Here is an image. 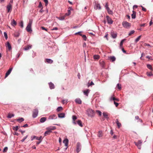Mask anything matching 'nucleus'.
Wrapping results in <instances>:
<instances>
[{"label":"nucleus","instance_id":"obj_53","mask_svg":"<svg viewBox=\"0 0 153 153\" xmlns=\"http://www.w3.org/2000/svg\"><path fill=\"white\" fill-rule=\"evenodd\" d=\"M28 137V135H27V136H26L25 137H24L21 140V141L22 142H24L25 140Z\"/></svg>","mask_w":153,"mask_h":153},{"label":"nucleus","instance_id":"obj_23","mask_svg":"<svg viewBox=\"0 0 153 153\" xmlns=\"http://www.w3.org/2000/svg\"><path fill=\"white\" fill-rule=\"evenodd\" d=\"M6 47L8 48L9 50H10L12 49V47L11 45L9 42H7V44L6 45Z\"/></svg>","mask_w":153,"mask_h":153},{"label":"nucleus","instance_id":"obj_6","mask_svg":"<svg viewBox=\"0 0 153 153\" xmlns=\"http://www.w3.org/2000/svg\"><path fill=\"white\" fill-rule=\"evenodd\" d=\"M81 146L80 143L79 142H78L76 145V152L78 153L81 150Z\"/></svg>","mask_w":153,"mask_h":153},{"label":"nucleus","instance_id":"obj_30","mask_svg":"<svg viewBox=\"0 0 153 153\" xmlns=\"http://www.w3.org/2000/svg\"><path fill=\"white\" fill-rule=\"evenodd\" d=\"M103 116L106 119H108V115L107 114V113L106 112H104L102 113Z\"/></svg>","mask_w":153,"mask_h":153},{"label":"nucleus","instance_id":"obj_41","mask_svg":"<svg viewBox=\"0 0 153 153\" xmlns=\"http://www.w3.org/2000/svg\"><path fill=\"white\" fill-rule=\"evenodd\" d=\"M147 68H149V69L151 70H152V66L151 65H150V64H147Z\"/></svg>","mask_w":153,"mask_h":153},{"label":"nucleus","instance_id":"obj_57","mask_svg":"<svg viewBox=\"0 0 153 153\" xmlns=\"http://www.w3.org/2000/svg\"><path fill=\"white\" fill-rule=\"evenodd\" d=\"M105 7L106 9H107L109 8L108 7V3H106Z\"/></svg>","mask_w":153,"mask_h":153},{"label":"nucleus","instance_id":"obj_45","mask_svg":"<svg viewBox=\"0 0 153 153\" xmlns=\"http://www.w3.org/2000/svg\"><path fill=\"white\" fill-rule=\"evenodd\" d=\"M4 36L6 39H7L8 38L6 32H4Z\"/></svg>","mask_w":153,"mask_h":153},{"label":"nucleus","instance_id":"obj_35","mask_svg":"<svg viewBox=\"0 0 153 153\" xmlns=\"http://www.w3.org/2000/svg\"><path fill=\"white\" fill-rule=\"evenodd\" d=\"M24 119L22 117L21 118H19L16 120L19 122L20 123L24 121Z\"/></svg>","mask_w":153,"mask_h":153},{"label":"nucleus","instance_id":"obj_47","mask_svg":"<svg viewBox=\"0 0 153 153\" xmlns=\"http://www.w3.org/2000/svg\"><path fill=\"white\" fill-rule=\"evenodd\" d=\"M19 129V127L18 126H16L15 127H13V129L14 130H15L16 131H17Z\"/></svg>","mask_w":153,"mask_h":153},{"label":"nucleus","instance_id":"obj_54","mask_svg":"<svg viewBox=\"0 0 153 153\" xmlns=\"http://www.w3.org/2000/svg\"><path fill=\"white\" fill-rule=\"evenodd\" d=\"M38 7L39 8H43V7L42 6V4L41 2H40L39 3Z\"/></svg>","mask_w":153,"mask_h":153},{"label":"nucleus","instance_id":"obj_33","mask_svg":"<svg viewBox=\"0 0 153 153\" xmlns=\"http://www.w3.org/2000/svg\"><path fill=\"white\" fill-rule=\"evenodd\" d=\"M31 48V46L30 45H27V46L25 47L24 49L25 51H27L30 49Z\"/></svg>","mask_w":153,"mask_h":153},{"label":"nucleus","instance_id":"obj_44","mask_svg":"<svg viewBox=\"0 0 153 153\" xmlns=\"http://www.w3.org/2000/svg\"><path fill=\"white\" fill-rule=\"evenodd\" d=\"M19 26L21 27V28H23L24 27L23 22L22 21H21L19 23Z\"/></svg>","mask_w":153,"mask_h":153},{"label":"nucleus","instance_id":"obj_18","mask_svg":"<svg viewBox=\"0 0 153 153\" xmlns=\"http://www.w3.org/2000/svg\"><path fill=\"white\" fill-rule=\"evenodd\" d=\"M53 60L50 59H46L45 60V62L51 64L53 62Z\"/></svg>","mask_w":153,"mask_h":153},{"label":"nucleus","instance_id":"obj_8","mask_svg":"<svg viewBox=\"0 0 153 153\" xmlns=\"http://www.w3.org/2000/svg\"><path fill=\"white\" fill-rule=\"evenodd\" d=\"M106 18L107 20L108 23L110 25L112 24L113 23V21L108 16H106Z\"/></svg>","mask_w":153,"mask_h":153},{"label":"nucleus","instance_id":"obj_43","mask_svg":"<svg viewBox=\"0 0 153 153\" xmlns=\"http://www.w3.org/2000/svg\"><path fill=\"white\" fill-rule=\"evenodd\" d=\"M141 37V36H139L135 39V42H138L139 40H140V37Z\"/></svg>","mask_w":153,"mask_h":153},{"label":"nucleus","instance_id":"obj_49","mask_svg":"<svg viewBox=\"0 0 153 153\" xmlns=\"http://www.w3.org/2000/svg\"><path fill=\"white\" fill-rule=\"evenodd\" d=\"M135 32V31L134 30H132L130 31V32L128 33L129 36H130L131 34L134 33Z\"/></svg>","mask_w":153,"mask_h":153},{"label":"nucleus","instance_id":"obj_3","mask_svg":"<svg viewBox=\"0 0 153 153\" xmlns=\"http://www.w3.org/2000/svg\"><path fill=\"white\" fill-rule=\"evenodd\" d=\"M122 24L123 27L126 28H129L131 26V23L126 21L123 22Z\"/></svg>","mask_w":153,"mask_h":153},{"label":"nucleus","instance_id":"obj_25","mask_svg":"<svg viewBox=\"0 0 153 153\" xmlns=\"http://www.w3.org/2000/svg\"><path fill=\"white\" fill-rule=\"evenodd\" d=\"M115 122L117 124L118 128H120L121 126V124L119 122L118 120V119H116Z\"/></svg>","mask_w":153,"mask_h":153},{"label":"nucleus","instance_id":"obj_20","mask_svg":"<svg viewBox=\"0 0 153 153\" xmlns=\"http://www.w3.org/2000/svg\"><path fill=\"white\" fill-rule=\"evenodd\" d=\"M100 66L102 68H105V63L103 61H101L100 62Z\"/></svg>","mask_w":153,"mask_h":153},{"label":"nucleus","instance_id":"obj_36","mask_svg":"<svg viewBox=\"0 0 153 153\" xmlns=\"http://www.w3.org/2000/svg\"><path fill=\"white\" fill-rule=\"evenodd\" d=\"M106 10H107L108 13L109 14L112 15L113 14L112 11L110 10L109 8L106 9Z\"/></svg>","mask_w":153,"mask_h":153},{"label":"nucleus","instance_id":"obj_27","mask_svg":"<svg viewBox=\"0 0 153 153\" xmlns=\"http://www.w3.org/2000/svg\"><path fill=\"white\" fill-rule=\"evenodd\" d=\"M97 136L99 137H101L102 136V131H99L98 132Z\"/></svg>","mask_w":153,"mask_h":153},{"label":"nucleus","instance_id":"obj_28","mask_svg":"<svg viewBox=\"0 0 153 153\" xmlns=\"http://www.w3.org/2000/svg\"><path fill=\"white\" fill-rule=\"evenodd\" d=\"M11 24L12 26H14L16 25L17 23L14 19H13Z\"/></svg>","mask_w":153,"mask_h":153},{"label":"nucleus","instance_id":"obj_32","mask_svg":"<svg viewBox=\"0 0 153 153\" xmlns=\"http://www.w3.org/2000/svg\"><path fill=\"white\" fill-rule=\"evenodd\" d=\"M65 15L63 16H62L60 17H58V19L62 21L65 19V18L66 16Z\"/></svg>","mask_w":153,"mask_h":153},{"label":"nucleus","instance_id":"obj_61","mask_svg":"<svg viewBox=\"0 0 153 153\" xmlns=\"http://www.w3.org/2000/svg\"><path fill=\"white\" fill-rule=\"evenodd\" d=\"M82 32V31H79V32H77V33H75V34L76 35L77 34H78L79 35L81 36H82L83 35L82 34H81V33Z\"/></svg>","mask_w":153,"mask_h":153},{"label":"nucleus","instance_id":"obj_46","mask_svg":"<svg viewBox=\"0 0 153 153\" xmlns=\"http://www.w3.org/2000/svg\"><path fill=\"white\" fill-rule=\"evenodd\" d=\"M82 38H83V39L85 41H86L87 40V37L85 35H83L82 36Z\"/></svg>","mask_w":153,"mask_h":153},{"label":"nucleus","instance_id":"obj_56","mask_svg":"<svg viewBox=\"0 0 153 153\" xmlns=\"http://www.w3.org/2000/svg\"><path fill=\"white\" fill-rule=\"evenodd\" d=\"M147 74L148 76H151L152 75V73L151 72H147Z\"/></svg>","mask_w":153,"mask_h":153},{"label":"nucleus","instance_id":"obj_9","mask_svg":"<svg viewBox=\"0 0 153 153\" xmlns=\"http://www.w3.org/2000/svg\"><path fill=\"white\" fill-rule=\"evenodd\" d=\"M94 9L96 10H100L101 9V7L100 4L99 3H95L94 6Z\"/></svg>","mask_w":153,"mask_h":153},{"label":"nucleus","instance_id":"obj_52","mask_svg":"<svg viewBox=\"0 0 153 153\" xmlns=\"http://www.w3.org/2000/svg\"><path fill=\"white\" fill-rule=\"evenodd\" d=\"M96 112L98 113L99 116H101L102 115V112L101 111L99 110H97Z\"/></svg>","mask_w":153,"mask_h":153},{"label":"nucleus","instance_id":"obj_17","mask_svg":"<svg viewBox=\"0 0 153 153\" xmlns=\"http://www.w3.org/2000/svg\"><path fill=\"white\" fill-rule=\"evenodd\" d=\"M65 115V114L64 113H61L58 114V117L61 118H64Z\"/></svg>","mask_w":153,"mask_h":153},{"label":"nucleus","instance_id":"obj_15","mask_svg":"<svg viewBox=\"0 0 153 153\" xmlns=\"http://www.w3.org/2000/svg\"><path fill=\"white\" fill-rule=\"evenodd\" d=\"M75 102L76 104H82V101L79 98H76L75 100Z\"/></svg>","mask_w":153,"mask_h":153},{"label":"nucleus","instance_id":"obj_37","mask_svg":"<svg viewBox=\"0 0 153 153\" xmlns=\"http://www.w3.org/2000/svg\"><path fill=\"white\" fill-rule=\"evenodd\" d=\"M125 40V39H124L122 40L120 42V48H121L122 47L123 42Z\"/></svg>","mask_w":153,"mask_h":153},{"label":"nucleus","instance_id":"obj_1","mask_svg":"<svg viewBox=\"0 0 153 153\" xmlns=\"http://www.w3.org/2000/svg\"><path fill=\"white\" fill-rule=\"evenodd\" d=\"M86 114L88 117H93L95 115L94 111L92 109H88L86 111Z\"/></svg>","mask_w":153,"mask_h":153},{"label":"nucleus","instance_id":"obj_34","mask_svg":"<svg viewBox=\"0 0 153 153\" xmlns=\"http://www.w3.org/2000/svg\"><path fill=\"white\" fill-rule=\"evenodd\" d=\"M111 36L113 38L115 39L117 37V34L116 33H111Z\"/></svg>","mask_w":153,"mask_h":153},{"label":"nucleus","instance_id":"obj_39","mask_svg":"<svg viewBox=\"0 0 153 153\" xmlns=\"http://www.w3.org/2000/svg\"><path fill=\"white\" fill-rule=\"evenodd\" d=\"M100 56L98 55H95L94 56V58L95 59H98L99 58Z\"/></svg>","mask_w":153,"mask_h":153},{"label":"nucleus","instance_id":"obj_21","mask_svg":"<svg viewBox=\"0 0 153 153\" xmlns=\"http://www.w3.org/2000/svg\"><path fill=\"white\" fill-rule=\"evenodd\" d=\"M7 12H9L10 10H11L12 9L11 5L10 4H9L7 7Z\"/></svg>","mask_w":153,"mask_h":153},{"label":"nucleus","instance_id":"obj_2","mask_svg":"<svg viewBox=\"0 0 153 153\" xmlns=\"http://www.w3.org/2000/svg\"><path fill=\"white\" fill-rule=\"evenodd\" d=\"M33 20L31 19H30L29 21V22L26 28V30L27 32H30L32 31L31 29V26L32 24Z\"/></svg>","mask_w":153,"mask_h":153},{"label":"nucleus","instance_id":"obj_22","mask_svg":"<svg viewBox=\"0 0 153 153\" xmlns=\"http://www.w3.org/2000/svg\"><path fill=\"white\" fill-rule=\"evenodd\" d=\"M47 118L46 117H42L40 118V122L41 123H43L46 120Z\"/></svg>","mask_w":153,"mask_h":153},{"label":"nucleus","instance_id":"obj_64","mask_svg":"<svg viewBox=\"0 0 153 153\" xmlns=\"http://www.w3.org/2000/svg\"><path fill=\"white\" fill-rule=\"evenodd\" d=\"M114 104L115 105V106L116 107H117V106H118V105H119V103H118L115 102L114 101Z\"/></svg>","mask_w":153,"mask_h":153},{"label":"nucleus","instance_id":"obj_5","mask_svg":"<svg viewBox=\"0 0 153 153\" xmlns=\"http://www.w3.org/2000/svg\"><path fill=\"white\" fill-rule=\"evenodd\" d=\"M142 141L141 140H139L137 142H134L135 145L139 149H140L141 148V146Z\"/></svg>","mask_w":153,"mask_h":153},{"label":"nucleus","instance_id":"obj_38","mask_svg":"<svg viewBox=\"0 0 153 153\" xmlns=\"http://www.w3.org/2000/svg\"><path fill=\"white\" fill-rule=\"evenodd\" d=\"M50 133H51L50 130L49 131V130H48V131H46L45 132L44 135L45 136H46L47 135L49 134H50Z\"/></svg>","mask_w":153,"mask_h":153},{"label":"nucleus","instance_id":"obj_19","mask_svg":"<svg viewBox=\"0 0 153 153\" xmlns=\"http://www.w3.org/2000/svg\"><path fill=\"white\" fill-rule=\"evenodd\" d=\"M68 139H66L64 140L63 141V143L65 144L66 146H68Z\"/></svg>","mask_w":153,"mask_h":153},{"label":"nucleus","instance_id":"obj_58","mask_svg":"<svg viewBox=\"0 0 153 153\" xmlns=\"http://www.w3.org/2000/svg\"><path fill=\"white\" fill-rule=\"evenodd\" d=\"M42 137L41 136H40L39 137H36V139L37 140H39V141L40 140H41V139H42Z\"/></svg>","mask_w":153,"mask_h":153},{"label":"nucleus","instance_id":"obj_60","mask_svg":"<svg viewBox=\"0 0 153 153\" xmlns=\"http://www.w3.org/2000/svg\"><path fill=\"white\" fill-rule=\"evenodd\" d=\"M68 13H65V15L66 16H68V15H70L71 14V11H70V10H68Z\"/></svg>","mask_w":153,"mask_h":153},{"label":"nucleus","instance_id":"obj_63","mask_svg":"<svg viewBox=\"0 0 153 153\" xmlns=\"http://www.w3.org/2000/svg\"><path fill=\"white\" fill-rule=\"evenodd\" d=\"M21 53H18L17 54V57L16 58V59H18V58L19 57Z\"/></svg>","mask_w":153,"mask_h":153},{"label":"nucleus","instance_id":"obj_13","mask_svg":"<svg viewBox=\"0 0 153 153\" xmlns=\"http://www.w3.org/2000/svg\"><path fill=\"white\" fill-rule=\"evenodd\" d=\"M72 118L73 119L72 123L73 124L75 125L76 124V123L75 122V120L77 119V117L75 115H73L72 116Z\"/></svg>","mask_w":153,"mask_h":153},{"label":"nucleus","instance_id":"obj_10","mask_svg":"<svg viewBox=\"0 0 153 153\" xmlns=\"http://www.w3.org/2000/svg\"><path fill=\"white\" fill-rule=\"evenodd\" d=\"M108 59L112 62H114L115 61L116 58L114 56H110L108 57Z\"/></svg>","mask_w":153,"mask_h":153},{"label":"nucleus","instance_id":"obj_40","mask_svg":"<svg viewBox=\"0 0 153 153\" xmlns=\"http://www.w3.org/2000/svg\"><path fill=\"white\" fill-rule=\"evenodd\" d=\"M62 109V107L61 106H59L57 108L56 111H57V112H59Z\"/></svg>","mask_w":153,"mask_h":153},{"label":"nucleus","instance_id":"obj_29","mask_svg":"<svg viewBox=\"0 0 153 153\" xmlns=\"http://www.w3.org/2000/svg\"><path fill=\"white\" fill-rule=\"evenodd\" d=\"M14 114H11L10 113H9L8 114V116H7V117L8 118H11L12 117L14 116Z\"/></svg>","mask_w":153,"mask_h":153},{"label":"nucleus","instance_id":"obj_48","mask_svg":"<svg viewBox=\"0 0 153 153\" xmlns=\"http://www.w3.org/2000/svg\"><path fill=\"white\" fill-rule=\"evenodd\" d=\"M36 137L34 135L32 136L31 137V141L33 140L34 139H36Z\"/></svg>","mask_w":153,"mask_h":153},{"label":"nucleus","instance_id":"obj_42","mask_svg":"<svg viewBox=\"0 0 153 153\" xmlns=\"http://www.w3.org/2000/svg\"><path fill=\"white\" fill-rule=\"evenodd\" d=\"M94 85V84L92 81H91L90 83L88 82V87L91 85Z\"/></svg>","mask_w":153,"mask_h":153},{"label":"nucleus","instance_id":"obj_59","mask_svg":"<svg viewBox=\"0 0 153 153\" xmlns=\"http://www.w3.org/2000/svg\"><path fill=\"white\" fill-rule=\"evenodd\" d=\"M140 7L142 8V10L143 11H145V12L146 11V8H144V7H143L142 5H141Z\"/></svg>","mask_w":153,"mask_h":153},{"label":"nucleus","instance_id":"obj_26","mask_svg":"<svg viewBox=\"0 0 153 153\" xmlns=\"http://www.w3.org/2000/svg\"><path fill=\"white\" fill-rule=\"evenodd\" d=\"M132 12L133 13L131 15V18L132 19H134L136 18V12L134 10Z\"/></svg>","mask_w":153,"mask_h":153},{"label":"nucleus","instance_id":"obj_14","mask_svg":"<svg viewBox=\"0 0 153 153\" xmlns=\"http://www.w3.org/2000/svg\"><path fill=\"white\" fill-rule=\"evenodd\" d=\"M49 88L51 89H53L55 88V86L54 84L51 82L48 83Z\"/></svg>","mask_w":153,"mask_h":153},{"label":"nucleus","instance_id":"obj_50","mask_svg":"<svg viewBox=\"0 0 153 153\" xmlns=\"http://www.w3.org/2000/svg\"><path fill=\"white\" fill-rule=\"evenodd\" d=\"M117 88L119 89H120L121 88V85L119 84H117Z\"/></svg>","mask_w":153,"mask_h":153},{"label":"nucleus","instance_id":"obj_7","mask_svg":"<svg viewBox=\"0 0 153 153\" xmlns=\"http://www.w3.org/2000/svg\"><path fill=\"white\" fill-rule=\"evenodd\" d=\"M57 118V116L55 114H52L50 115L48 117V119L49 120H55Z\"/></svg>","mask_w":153,"mask_h":153},{"label":"nucleus","instance_id":"obj_31","mask_svg":"<svg viewBox=\"0 0 153 153\" xmlns=\"http://www.w3.org/2000/svg\"><path fill=\"white\" fill-rule=\"evenodd\" d=\"M110 100L112 101V100H116L117 101H119V99L117 98H116L114 97H113L112 96L110 98Z\"/></svg>","mask_w":153,"mask_h":153},{"label":"nucleus","instance_id":"obj_11","mask_svg":"<svg viewBox=\"0 0 153 153\" xmlns=\"http://www.w3.org/2000/svg\"><path fill=\"white\" fill-rule=\"evenodd\" d=\"M12 68H10L7 72L5 74V78H6V77H7L10 74L12 70Z\"/></svg>","mask_w":153,"mask_h":153},{"label":"nucleus","instance_id":"obj_24","mask_svg":"<svg viewBox=\"0 0 153 153\" xmlns=\"http://www.w3.org/2000/svg\"><path fill=\"white\" fill-rule=\"evenodd\" d=\"M76 124L77 123L80 126L82 127L83 126V125L82 124V121L80 120H78L76 122Z\"/></svg>","mask_w":153,"mask_h":153},{"label":"nucleus","instance_id":"obj_55","mask_svg":"<svg viewBox=\"0 0 153 153\" xmlns=\"http://www.w3.org/2000/svg\"><path fill=\"white\" fill-rule=\"evenodd\" d=\"M68 102L67 100H63L62 101V102L63 104L67 103Z\"/></svg>","mask_w":153,"mask_h":153},{"label":"nucleus","instance_id":"obj_51","mask_svg":"<svg viewBox=\"0 0 153 153\" xmlns=\"http://www.w3.org/2000/svg\"><path fill=\"white\" fill-rule=\"evenodd\" d=\"M8 150V147H6L4 148V150H3V152H6Z\"/></svg>","mask_w":153,"mask_h":153},{"label":"nucleus","instance_id":"obj_16","mask_svg":"<svg viewBox=\"0 0 153 153\" xmlns=\"http://www.w3.org/2000/svg\"><path fill=\"white\" fill-rule=\"evenodd\" d=\"M56 129V127L54 126L48 127L47 128V129L49 130V131L50 130L51 132H52V130H54Z\"/></svg>","mask_w":153,"mask_h":153},{"label":"nucleus","instance_id":"obj_12","mask_svg":"<svg viewBox=\"0 0 153 153\" xmlns=\"http://www.w3.org/2000/svg\"><path fill=\"white\" fill-rule=\"evenodd\" d=\"M90 90L89 89H87L85 90H84L83 91V92L84 94L86 96H88V94L90 92Z\"/></svg>","mask_w":153,"mask_h":153},{"label":"nucleus","instance_id":"obj_4","mask_svg":"<svg viewBox=\"0 0 153 153\" xmlns=\"http://www.w3.org/2000/svg\"><path fill=\"white\" fill-rule=\"evenodd\" d=\"M38 110L37 108H35L33 110L32 114V117L33 118H35L38 116Z\"/></svg>","mask_w":153,"mask_h":153},{"label":"nucleus","instance_id":"obj_62","mask_svg":"<svg viewBox=\"0 0 153 153\" xmlns=\"http://www.w3.org/2000/svg\"><path fill=\"white\" fill-rule=\"evenodd\" d=\"M144 45L146 46H148V47H152V46L151 45H150V44H149L146 43H145L144 44Z\"/></svg>","mask_w":153,"mask_h":153}]
</instances>
